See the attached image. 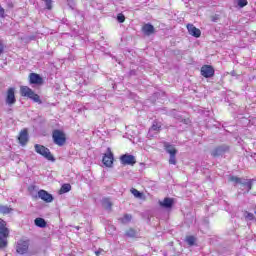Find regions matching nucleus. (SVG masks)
<instances>
[{
  "instance_id": "1",
  "label": "nucleus",
  "mask_w": 256,
  "mask_h": 256,
  "mask_svg": "<svg viewBox=\"0 0 256 256\" xmlns=\"http://www.w3.org/2000/svg\"><path fill=\"white\" fill-rule=\"evenodd\" d=\"M7 237H9L7 222L0 218V249H5V247H7Z\"/></svg>"
},
{
  "instance_id": "2",
  "label": "nucleus",
  "mask_w": 256,
  "mask_h": 256,
  "mask_svg": "<svg viewBox=\"0 0 256 256\" xmlns=\"http://www.w3.org/2000/svg\"><path fill=\"white\" fill-rule=\"evenodd\" d=\"M34 149L38 153V155H42V157H44L48 161H55V158L51 154V151L49 150V148L41 144H36L34 145Z\"/></svg>"
},
{
  "instance_id": "3",
  "label": "nucleus",
  "mask_w": 256,
  "mask_h": 256,
  "mask_svg": "<svg viewBox=\"0 0 256 256\" xmlns=\"http://www.w3.org/2000/svg\"><path fill=\"white\" fill-rule=\"evenodd\" d=\"M164 149L166 151V153H168L170 155L169 158V164L170 165H177V150L175 148V146L169 144V143H164Z\"/></svg>"
},
{
  "instance_id": "4",
  "label": "nucleus",
  "mask_w": 256,
  "mask_h": 256,
  "mask_svg": "<svg viewBox=\"0 0 256 256\" xmlns=\"http://www.w3.org/2000/svg\"><path fill=\"white\" fill-rule=\"evenodd\" d=\"M52 137L55 145H59V147H63V145H65V141H67L65 138V133H63L61 130H54Z\"/></svg>"
},
{
  "instance_id": "5",
  "label": "nucleus",
  "mask_w": 256,
  "mask_h": 256,
  "mask_svg": "<svg viewBox=\"0 0 256 256\" xmlns=\"http://www.w3.org/2000/svg\"><path fill=\"white\" fill-rule=\"evenodd\" d=\"M29 251V240H19L16 245V252L25 255Z\"/></svg>"
},
{
  "instance_id": "6",
  "label": "nucleus",
  "mask_w": 256,
  "mask_h": 256,
  "mask_svg": "<svg viewBox=\"0 0 256 256\" xmlns=\"http://www.w3.org/2000/svg\"><path fill=\"white\" fill-rule=\"evenodd\" d=\"M6 105H15L17 103V98H15V88H9L6 92Z\"/></svg>"
},
{
  "instance_id": "7",
  "label": "nucleus",
  "mask_w": 256,
  "mask_h": 256,
  "mask_svg": "<svg viewBox=\"0 0 256 256\" xmlns=\"http://www.w3.org/2000/svg\"><path fill=\"white\" fill-rule=\"evenodd\" d=\"M230 181H232L233 183H236V185L239 184V185H242L243 187H246L247 191H251V187L253 185L251 181L243 180L237 176H231Z\"/></svg>"
},
{
  "instance_id": "8",
  "label": "nucleus",
  "mask_w": 256,
  "mask_h": 256,
  "mask_svg": "<svg viewBox=\"0 0 256 256\" xmlns=\"http://www.w3.org/2000/svg\"><path fill=\"white\" fill-rule=\"evenodd\" d=\"M120 163L121 165H135L137 163V160L135 159V156L131 154H124L120 157Z\"/></svg>"
},
{
  "instance_id": "9",
  "label": "nucleus",
  "mask_w": 256,
  "mask_h": 256,
  "mask_svg": "<svg viewBox=\"0 0 256 256\" xmlns=\"http://www.w3.org/2000/svg\"><path fill=\"white\" fill-rule=\"evenodd\" d=\"M201 75L202 77L209 79L215 75V69L210 65H204L201 67Z\"/></svg>"
},
{
  "instance_id": "10",
  "label": "nucleus",
  "mask_w": 256,
  "mask_h": 256,
  "mask_svg": "<svg viewBox=\"0 0 256 256\" xmlns=\"http://www.w3.org/2000/svg\"><path fill=\"white\" fill-rule=\"evenodd\" d=\"M107 153L103 156L102 162L104 163L105 167H113V153L111 152V148L107 149Z\"/></svg>"
},
{
  "instance_id": "11",
  "label": "nucleus",
  "mask_w": 256,
  "mask_h": 256,
  "mask_svg": "<svg viewBox=\"0 0 256 256\" xmlns=\"http://www.w3.org/2000/svg\"><path fill=\"white\" fill-rule=\"evenodd\" d=\"M161 131V122L154 121L152 126L150 127L148 131V137H155V135H158V133Z\"/></svg>"
},
{
  "instance_id": "12",
  "label": "nucleus",
  "mask_w": 256,
  "mask_h": 256,
  "mask_svg": "<svg viewBox=\"0 0 256 256\" xmlns=\"http://www.w3.org/2000/svg\"><path fill=\"white\" fill-rule=\"evenodd\" d=\"M227 151H229V146H227V145H222V146L216 147V148L211 152V155H212V157H221V155H225V153H227Z\"/></svg>"
},
{
  "instance_id": "13",
  "label": "nucleus",
  "mask_w": 256,
  "mask_h": 256,
  "mask_svg": "<svg viewBox=\"0 0 256 256\" xmlns=\"http://www.w3.org/2000/svg\"><path fill=\"white\" fill-rule=\"evenodd\" d=\"M38 197L42 199V201H45V203H52L53 201V195L45 190L38 191Z\"/></svg>"
},
{
  "instance_id": "14",
  "label": "nucleus",
  "mask_w": 256,
  "mask_h": 256,
  "mask_svg": "<svg viewBox=\"0 0 256 256\" xmlns=\"http://www.w3.org/2000/svg\"><path fill=\"white\" fill-rule=\"evenodd\" d=\"M187 30L189 32V35H192V37L199 38L201 37V30L193 24H188L187 25Z\"/></svg>"
},
{
  "instance_id": "15",
  "label": "nucleus",
  "mask_w": 256,
  "mask_h": 256,
  "mask_svg": "<svg viewBox=\"0 0 256 256\" xmlns=\"http://www.w3.org/2000/svg\"><path fill=\"white\" fill-rule=\"evenodd\" d=\"M18 141L22 146L27 145V142L29 141V133L27 132V129H24L20 132Z\"/></svg>"
},
{
  "instance_id": "16",
  "label": "nucleus",
  "mask_w": 256,
  "mask_h": 256,
  "mask_svg": "<svg viewBox=\"0 0 256 256\" xmlns=\"http://www.w3.org/2000/svg\"><path fill=\"white\" fill-rule=\"evenodd\" d=\"M94 95L98 99V101H107V90L103 88L95 90Z\"/></svg>"
},
{
  "instance_id": "17",
  "label": "nucleus",
  "mask_w": 256,
  "mask_h": 256,
  "mask_svg": "<svg viewBox=\"0 0 256 256\" xmlns=\"http://www.w3.org/2000/svg\"><path fill=\"white\" fill-rule=\"evenodd\" d=\"M30 83L32 85H41L43 83V78L39 74L31 73L30 74Z\"/></svg>"
},
{
  "instance_id": "18",
  "label": "nucleus",
  "mask_w": 256,
  "mask_h": 256,
  "mask_svg": "<svg viewBox=\"0 0 256 256\" xmlns=\"http://www.w3.org/2000/svg\"><path fill=\"white\" fill-rule=\"evenodd\" d=\"M159 205L164 209H171L173 207V198H164L163 201H159Z\"/></svg>"
},
{
  "instance_id": "19",
  "label": "nucleus",
  "mask_w": 256,
  "mask_h": 256,
  "mask_svg": "<svg viewBox=\"0 0 256 256\" xmlns=\"http://www.w3.org/2000/svg\"><path fill=\"white\" fill-rule=\"evenodd\" d=\"M142 31L144 33V35H153V33H155V27L151 24H145L143 27H142Z\"/></svg>"
},
{
  "instance_id": "20",
  "label": "nucleus",
  "mask_w": 256,
  "mask_h": 256,
  "mask_svg": "<svg viewBox=\"0 0 256 256\" xmlns=\"http://www.w3.org/2000/svg\"><path fill=\"white\" fill-rule=\"evenodd\" d=\"M20 93L22 95V97H30L33 95V90L27 86H22L20 88Z\"/></svg>"
},
{
  "instance_id": "21",
  "label": "nucleus",
  "mask_w": 256,
  "mask_h": 256,
  "mask_svg": "<svg viewBox=\"0 0 256 256\" xmlns=\"http://www.w3.org/2000/svg\"><path fill=\"white\" fill-rule=\"evenodd\" d=\"M34 223H35L36 227H40L41 229L47 227V222L43 218H36L34 220Z\"/></svg>"
},
{
  "instance_id": "22",
  "label": "nucleus",
  "mask_w": 256,
  "mask_h": 256,
  "mask_svg": "<svg viewBox=\"0 0 256 256\" xmlns=\"http://www.w3.org/2000/svg\"><path fill=\"white\" fill-rule=\"evenodd\" d=\"M11 211H13V209L10 208L9 206L0 205V214L9 215V213H11Z\"/></svg>"
},
{
  "instance_id": "23",
  "label": "nucleus",
  "mask_w": 256,
  "mask_h": 256,
  "mask_svg": "<svg viewBox=\"0 0 256 256\" xmlns=\"http://www.w3.org/2000/svg\"><path fill=\"white\" fill-rule=\"evenodd\" d=\"M243 217L246 221H255V214L249 211H244Z\"/></svg>"
},
{
  "instance_id": "24",
  "label": "nucleus",
  "mask_w": 256,
  "mask_h": 256,
  "mask_svg": "<svg viewBox=\"0 0 256 256\" xmlns=\"http://www.w3.org/2000/svg\"><path fill=\"white\" fill-rule=\"evenodd\" d=\"M131 219H133L131 214H125L123 217L119 218V221L126 225L127 223H131Z\"/></svg>"
},
{
  "instance_id": "25",
  "label": "nucleus",
  "mask_w": 256,
  "mask_h": 256,
  "mask_svg": "<svg viewBox=\"0 0 256 256\" xmlns=\"http://www.w3.org/2000/svg\"><path fill=\"white\" fill-rule=\"evenodd\" d=\"M102 205L104 209L111 210V207H113V204L111 203V200L109 198H104L102 200Z\"/></svg>"
},
{
  "instance_id": "26",
  "label": "nucleus",
  "mask_w": 256,
  "mask_h": 256,
  "mask_svg": "<svg viewBox=\"0 0 256 256\" xmlns=\"http://www.w3.org/2000/svg\"><path fill=\"white\" fill-rule=\"evenodd\" d=\"M29 99H32V101H33L34 103H39V105H41V103H43V102L41 101V98L39 97V95H38V94H35V92L32 93V95L29 97Z\"/></svg>"
},
{
  "instance_id": "27",
  "label": "nucleus",
  "mask_w": 256,
  "mask_h": 256,
  "mask_svg": "<svg viewBox=\"0 0 256 256\" xmlns=\"http://www.w3.org/2000/svg\"><path fill=\"white\" fill-rule=\"evenodd\" d=\"M71 191V184H63L60 188V193H69Z\"/></svg>"
},
{
  "instance_id": "28",
  "label": "nucleus",
  "mask_w": 256,
  "mask_h": 256,
  "mask_svg": "<svg viewBox=\"0 0 256 256\" xmlns=\"http://www.w3.org/2000/svg\"><path fill=\"white\" fill-rule=\"evenodd\" d=\"M126 237H137V231L130 228L128 231H126Z\"/></svg>"
},
{
  "instance_id": "29",
  "label": "nucleus",
  "mask_w": 256,
  "mask_h": 256,
  "mask_svg": "<svg viewBox=\"0 0 256 256\" xmlns=\"http://www.w3.org/2000/svg\"><path fill=\"white\" fill-rule=\"evenodd\" d=\"M42 1H44L46 5V9H48V11H51L53 9V0H42Z\"/></svg>"
},
{
  "instance_id": "30",
  "label": "nucleus",
  "mask_w": 256,
  "mask_h": 256,
  "mask_svg": "<svg viewBox=\"0 0 256 256\" xmlns=\"http://www.w3.org/2000/svg\"><path fill=\"white\" fill-rule=\"evenodd\" d=\"M236 1H237L238 7L240 8L247 7L249 3L247 0H236Z\"/></svg>"
},
{
  "instance_id": "31",
  "label": "nucleus",
  "mask_w": 256,
  "mask_h": 256,
  "mask_svg": "<svg viewBox=\"0 0 256 256\" xmlns=\"http://www.w3.org/2000/svg\"><path fill=\"white\" fill-rule=\"evenodd\" d=\"M186 243H188L190 246L195 245V237H193V236H188V237L186 238Z\"/></svg>"
},
{
  "instance_id": "32",
  "label": "nucleus",
  "mask_w": 256,
  "mask_h": 256,
  "mask_svg": "<svg viewBox=\"0 0 256 256\" xmlns=\"http://www.w3.org/2000/svg\"><path fill=\"white\" fill-rule=\"evenodd\" d=\"M117 21L118 23H125V15H123V13H119L117 15Z\"/></svg>"
},
{
  "instance_id": "33",
  "label": "nucleus",
  "mask_w": 256,
  "mask_h": 256,
  "mask_svg": "<svg viewBox=\"0 0 256 256\" xmlns=\"http://www.w3.org/2000/svg\"><path fill=\"white\" fill-rule=\"evenodd\" d=\"M132 195H134V197L140 198L141 197V192H139L137 189L133 188L131 190Z\"/></svg>"
},
{
  "instance_id": "34",
  "label": "nucleus",
  "mask_w": 256,
  "mask_h": 256,
  "mask_svg": "<svg viewBox=\"0 0 256 256\" xmlns=\"http://www.w3.org/2000/svg\"><path fill=\"white\" fill-rule=\"evenodd\" d=\"M108 232H110V235H113V232L115 231V226L110 225L106 228Z\"/></svg>"
},
{
  "instance_id": "35",
  "label": "nucleus",
  "mask_w": 256,
  "mask_h": 256,
  "mask_svg": "<svg viewBox=\"0 0 256 256\" xmlns=\"http://www.w3.org/2000/svg\"><path fill=\"white\" fill-rule=\"evenodd\" d=\"M79 85H87V80H78Z\"/></svg>"
},
{
  "instance_id": "36",
  "label": "nucleus",
  "mask_w": 256,
  "mask_h": 256,
  "mask_svg": "<svg viewBox=\"0 0 256 256\" xmlns=\"http://www.w3.org/2000/svg\"><path fill=\"white\" fill-rule=\"evenodd\" d=\"M3 15H5V10L0 6V17H3Z\"/></svg>"
},
{
  "instance_id": "37",
  "label": "nucleus",
  "mask_w": 256,
  "mask_h": 256,
  "mask_svg": "<svg viewBox=\"0 0 256 256\" xmlns=\"http://www.w3.org/2000/svg\"><path fill=\"white\" fill-rule=\"evenodd\" d=\"M101 253H103V249L97 250V251L95 252V255H96V256H99V255H101Z\"/></svg>"
},
{
  "instance_id": "38",
  "label": "nucleus",
  "mask_w": 256,
  "mask_h": 256,
  "mask_svg": "<svg viewBox=\"0 0 256 256\" xmlns=\"http://www.w3.org/2000/svg\"><path fill=\"white\" fill-rule=\"evenodd\" d=\"M1 53H3V50L0 48V55H1Z\"/></svg>"
}]
</instances>
